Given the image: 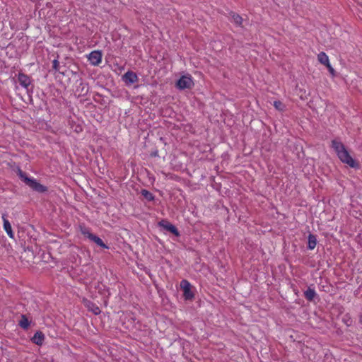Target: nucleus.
I'll return each instance as SVG.
<instances>
[{
  "label": "nucleus",
  "instance_id": "nucleus-1",
  "mask_svg": "<svg viewBox=\"0 0 362 362\" xmlns=\"http://www.w3.org/2000/svg\"><path fill=\"white\" fill-rule=\"evenodd\" d=\"M331 147L334 149L341 162L352 168L357 169L359 168V163L351 157L342 142L337 139H333L331 142Z\"/></svg>",
  "mask_w": 362,
  "mask_h": 362
},
{
  "label": "nucleus",
  "instance_id": "nucleus-2",
  "mask_svg": "<svg viewBox=\"0 0 362 362\" xmlns=\"http://www.w3.org/2000/svg\"><path fill=\"white\" fill-rule=\"evenodd\" d=\"M24 183L33 190L39 193H44L47 191V187L39 183L35 179L30 178L24 175Z\"/></svg>",
  "mask_w": 362,
  "mask_h": 362
},
{
  "label": "nucleus",
  "instance_id": "nucleus-3",
  "mask_svg": "<svg viewBox=\"0 0 362 362\" xmlns=\"http://www.w3.org/2000/svg\"><path fill=\"white\" fill-rule=\"evenodd\" d=\"M194 86V81L191 76H182L176 83V87L180 90L190 89Z\"/></svg>",
  "mask_w": 362,
  "mask_h": 362
},
{
  "label": "nucleus",
  "instance_id": "nucleus-4",
  "mask_svg": "<svg viewBox=\"0 0 362 362\" xmlns=\"http://www.w3.org/2000/svg\"><path fill=\"white\" fill-rule=\"evenodd\" d=\"M180 287L183 291V296L185 300H192L194 298V296L191 291V284L187 280H182L180 282Z\"/></svg>",
  "mask_w": 362,
  "mask_h": 362
},
{
  "label": "nucleus",
  "instance_id": "nucleus-5",
  "mask_svg": "<svg viewBox=\"0 0 362 362\" xmlns=\"http://www.w3.org/2000/svg\"><path fill=\"white\" fill-rule=\"evenodd\" d=\"M87 58L91 65L98 66L102 62V58H103L102 52L99 51V50L92 51L87 56Z\"/></svg>",
  "mask_w": 362,
  "mask_h": 362
},
{
  "label": "nucleus",
  "instance_id": "nucleus-6",
  "mask_svg": "<svg viewBox=\"0 0 362 362\" xmlns=\"http://www.w3.org/2000/svg\"><path fill=\"white\" fill-rule=\"evenodd\" d=\"M122 80L127 85H130L137 82L139 78L136 73L128 71L122 76Z\"/></svg>",
  "mask_w": 362,
  "mask_h": 362
},
{
  "label": "nucleus",
  "instance_id": "nucleus-7",
  "mask_svg": "<svg viewBox=\"0 0 362 362\" xmlns=\"http://www.w3.org/2000/svg\"><path fill=\"white\" fill-rule=\"evenodd\" d=\"M158 225L165 229L166 230L170 232L171 233L174 234L175 236H179L180 233L177 228L170 223L168 221L162 220L158 223Z\"/></svg>",
  "mask_w": 362,
  "mask_h": 362
},
{
  "label": "nucleus",
  "instance_id": "nucleus-8",
  "mask_svg": "<svg viewBox=\"0 0 362 362\" xmlns=\"http://www.w3.org/2000/svg\"><path fill=\"white\" fill-rule=\"evenodd\" d=\"M45 336L44 333L41 331H37L35 333L33 337H31L30 341L32 343L37 345L42 346L45 341Z\"/></svg>",
  "mask_w": 362,
  "mask_h": 362
},
{
  "label": "nucleus",
  "instance_id": "nucleus-9",
  "mask_svg": "<svg viewBox=\"0 0 362 362\" xmlns=\"http://www.w3.org/2000/svg\"><path fill=\"white\" fill-rule=\"evenodd\" d=\"M84 305L94 315H99L101 313L100 308L92 301L86 300L84 301Z\"/></svg>",
  "mask_w": 362,
  "mask_h": 362
},
{
  "label": "nucleus",
  "instance_id": "nucleus-10",
  "mask_svg": "<svg viewBox=\"0 0 362 362\" xmlns=\"http://www.w3.org/2000/svg\"><path fill=\"white\" fill-rule=\"evenodd\" d=\"M2 219H3V221H4V229L5 230V231L8 234V235L11 238H13L14 235H13V233L12 231L11 225L10 222L8 221V220L6 218L5 214L2 215Z\"/></svg>",
  "mask_w": 362,
  "mask_h": 362
},
{
  "label": "nucleus",
  "instance_id": "nucleus-11",
  "mask_svg": "<svg viewBox=\"0 0 362 362\" xmlns=\"http://www.w3.org/2000/svg\"><path fill=\"white\" fill-rule=\"evenodd\" d=\"M317 60L325 66L330 64L328 55L324 52H321L317 54Z\"/></svg>",
  "mask_w": 362,
  "mask_h": 362
},
{
  "label": "nucleus",
  "instance_id": "nucleus-12",
  "mask_svg": "<svg viewBox=\"0 0 362 362\" xmlns=\"http://www.w3.org/2000/svg\"><path fill=\"white\" fill-rule=\"evenodd\" d=\"M230 16H231L233 23L236 25L243 27V19L240 15H238L234 12H231Z\"/></svg>",
  "mask_w": 362,
  "mask_h": 362
},
{
  "label": "nucleus",
  "instance_id": "nucleus-13",
  "mask_svg": "<svg viewBox=\"0 0 362 362\" xmlns=\"http://www.w3.org/2000/svg\"><path fill=\"white\" fill-rule=\"evenodd\" d=\"M305 298L309 300L312 301L314 298L316 296V292L313 288H308L305 292H304Z\"/></svg>",
  "mask_w": 362,
  "mask_h": 362
},
{
  "label": "nucleus",
  "instance_id": "nucleus-14",
  "mask_svg": "<svg viewBox=\"0 0 362 362\" xmlns=\"http://www.w3.org/2000/svg\"><path fill=\"white\" fill-rule=\"evenodd\" d=\"M317 245V239L315 235L310 234L308 235V247L309 250H313Z\"/></svg>",
  "mask_w": 362,
  "mask_h": 362
},
{
  "label": "nucleus",
  "instance_id": "nucleus-15",
  "mask_svg": "<svg viewBox=\"0 0 362 362\" xmlns=\"http://www.w3.org/2000/svg\"><path fill=\"white\" fill-rule=\"evenodd\" d=\"M90 236L92 238L90 240L94 242L96 245H98V246H100L103 248H105V249L108 248V246L103 243V241L101 238H100L99 237H98L95 235H90Z\"/></svg>",
  "mask_w": 362,
  "mask_h": 362
},
{
  "label": "nucleus",
  "instance_id": "nucleus-16",
  "mask_svg": "<svg viewBox=\"0 0 362 362\" xmlns=\"http://www.w3.org/2000/svg\"><path fill=\"white\" fill-rule=\"evenodd\" d=\"M141 195L145 197L148 201H153L154 200V196L152 193H151L149 191L146 190V189H142L141 192Z\"/></svg>",
  "mask_w": 362,
  "mask_h": 362
},
{
  "label": "nucleus",
  "instance_id": "nucleus-17",
  "mask_svg": "<svg viewBox=\"0 0 362 362\" xmlns=\"http://www.w3.org/2000/svg\"><path fill=\"white\" fill-rule=\"evenodd\" d=\"M274 106L275 107L276 110L280 111V112H284L286 109V106L285 105L281 102L280 100H276L274 102Z\"/></svg>",
  "mask_w": 362,
  "mask_h": 362
},
{
  "label": "nucleus",
  "instance_id": "nucleus-18",
  "mask_svg": "<svg viewBox=\"0 0 362 362\" xmlns=\"http://www.w3.org/2000/svg\"><path fill=\"white\" fill-rule=\"evenodd\" d=\"M81 232L84 236L87 237L89 240H91L92 238L90 235H94V234L90 233V229L86 227H81Z\"/></svg>",
  "mask_w": 362,
  "mask_h": 362
},
{
  "label": "nucleus",
  "instance_id": "nucleus-19",
  "mask_svg": "<svg viewBox=\"0 0 362 362\" xmlns=\"http://www.w3.org/2000/svg\"><path fill=\"white\" fill-rule=\"evenodd\" d=\"M52 68L56 71H59V62L57 59H54L52 62Z\"/></svg>",
  "mask_w": 362,
  "mask_h": 362
},
{
  "label": "nucleus",
  "instance_id": "nucleus-20",
  "mask_svg": "<svg viewBox=\"0 0 362 362\" xmlns=\"http://www.w3.org/2000/svg\"><path fill=\"white\" fill-rule=\"evenodd\" d=\"M326 67L328 69V71L329 72V74L332 76H335L336 75V72H335V70L333 69V67L332 66V65L329 64L328 65L326 66Z\"/></svg>",
  "mask_w": 362,
  "mask_h": 362
},
{
  "label": "nucleus",
  "instance_id": "nucleus-21",
  "mask_svg": "<svg viewBox=\"0 0 362 362\" xmlns=\"http://www.w3.org/2000/svg\"><path fill=\"white\" fill-rule=\"evenodd\" d=\"M30 324L31 321H30L28 318L24 315V329H28Z\"/></svg>",
  "mask_w": 362,
  "mask_h": 362
},
{
  "label": "nucleus",
  "instance_id": "nucleus-22",
  "mask_svg": "<svg viewBox=\"0 0 362 362\" xmlns=\"http://www.w3.org/2000/svg\"><path fill=\"white\" fill-rule=\"evenodd\" d=\"M23 83H24V87H27L28 85L29 84L30 81H29V78L28 76H26L25 75H24V81H23Z\"/></svg>",
  "mask_w": 362,
  "mask_h": 362
},
{
  "label": "nucleus",
  "instance_id": "nucleus-23",
  "mask_svg": "<svg viewBox=\"0 0 362 362\" xmlns=\"http://www.w3.org/2000/svg\"><path fill=\"white\" fill-rule=\"evenodd\" d=\"M18 81L20 85L23 86V74H21V73L18 74Z\"/></svg>",
  "mask_w": 362,
  "mask_h": 362
},
{
  "label": "nucleus",
  "instance_id": "nucleus-24",
  "mask_svg": "<svg viewBox=\"0 0 362 362\" xmlns=\"http://www.w3.org/2000/svg\"><path fill=\"white\" fill-rule=\"evenodd\" d=\"M18 176L23 179V171L21 169L18 170Z\"/></svg>",
  "mask_w": 362,
  "mask_h": 362
},
{
  "label": "nucleus",
  "instance_id": "nucleus-25",
  "mask_svg": "<svg viewBox=\"0 0 362 362\" xmlns=\"http://www.w3.org/2000/svg\"><path fill=\"white\" fill-rule=\"evenodd\" d=\"M23 325H24V322H23V317L18 321V325L21 327H23Z\"/></svg>",
  "mask_w": 362,
  "mask_h": 362
},
{
  "label": "nucleus",
  "instance_id": "nucleus-26",
  "mask_svg": "<svg viewBox=\"0 0 362 362\" xmlns=\"http://www.w3.org/2000/svg\"><path fill=\"white\" fill-rule=\"evenodd\" d=\"M23 325H24V322H23V317L18 321V325L21 327H23Z\"/></svg>",
  "mask_w": 362,
  "mask_h": 362
},
{
  "label": "nucleus",
  "instance_id": "nucleus-27",
  "mask_svg": "<svg viewBox=\"0 0 362 362\" xmlns=\"http://www.w3.org/2000/svg\"><path fill=\"white\" fill-rule=\"evenodd\" d=\"M359 322H360V323H361V324H362V315H361V316H360Z\"/></svg>",
  "mask_w": 362,
  "mask_h": 362
}]
</instances>
